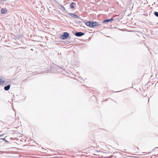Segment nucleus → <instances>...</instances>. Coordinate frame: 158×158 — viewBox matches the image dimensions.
Here are the masks:
<instances>
[{
  "label": "nucleus",
  "mask_w": 158,
  "mask_h": 158,
  "mask_svg": "<svg viewBox=\"0 0 158 158\" xmlns=\"http://www.w3.org/2000/svg\"><path fill=\"white\" fill-rule=\"evenodd\" d=\"M86 25L89 27H99L101 25L96 22H87L85 23Z\"/></svg>",
  "instance_id": "f257e3e1"
},
{
  "label": "nucleus",
  "mask_w": 158,
  "mask_h": 158,
  "mask_svg": "<svg viewBox=\"0 0 158 158\" xmlns=\"http://www.w3.org/2000/svg\"><path fill=\"white\" fill-rule=\"evenodd\" d=\"M69 34L66 32H64L63 33V35H61L60 36V38L63 40L66 39L69 37Z\"/></svg>",
  "instance_id": "f03ea898"
},
{
  "label": "nucleus",
  "mask_w": 158,
  "mask_h": 158,
  "mask_svg": "<svg viewBox=\"0 0 158 158\" xmlns=\"http://www.w3.org/2000/svg\"><path fill=\"white\" fill-rule=\"evenodd\" d=\"M84 33L79 32H76L75 34V35L77 37H80L84 35Z\"/></svg>",
  "instance_id": "7ed1b4c3"
},
{
  "label": "nucleus",
  "mask_w": 158,
  "mask_h": 158,
  "mask_svg": "<svg viewBox=\"0 0 158 158\" xmlns=\"http://www.w3.org/2000/svg\"><path fill=\"white\" fill-rule=\"evenodd\" d=\"M113 20H114V19H112V18H111V19H106V20L103 21V23H108V22H110L111 21Z\"/></svg>",
  "instance_id": "20e7f679"
},
{
  "label": "nucleus",
  "mask_w": 158,
  "mask_h": 158,
  "mask_svg": "<svg viewBox=\"0 0 158 158\" xmlns=\"http://www.w3.org/2000/svg\"><path fill=\"white\" fill-rule=\"evenodd\" d=\"M10 85H7L5 86L4 87V89L6 91L8 90L10 88Z\"/></svg>",
  "instance_id": "39448f33"
},
{
  "label": "nucleus",
  "mask_w": 158,
  "mask_h": 158,
  "mask_svg": "<svg viewBox=\"0 0 158 158\" xmlns=\"http://www.w3.org/2000/svg\"><path fill=\"white\" fill-rule=\"evenodd\" d=\"M69 15L71 16L72 17H73L75 18H79V17L77 15H75L74 14L69 13Z\"/></svg>",
  "instance_id": "423d86ee"
},
{
  "label": "nucleus",
  "mask_w": 158,
  "mask_h": 158,
  "mask_svg": "<svg viewBox=\"0 0 158 158\" xmlns=\"http://www.w3.org/2000/svg\"><path fill=\"white\" fill-rule=\"evenodd\" d=\"M76 5V3H75V2H72L70 4V8H71V9H73L74 6V5Z\"/></svg>",
  "instance_id": "0eeeda50"
},
{
  "label": "nucleus",
  "mask_w": 158,
  "mask_h": 158,
  "mask_svg": "<svg viewBox=\"0 0 158 158\" xmlns=\"http://www.w3.org/2000/svg\"><path fill=\"white\" fill-rule=\"evenodd\" d=\"M6 9L5 8H2L1 10V13L2 14H4L6 12Z\"/></svg>",
  "instance_id": "6e6552de"
},
{
  "label": "nucleus",
  "mask_w": 158,
  "mask_h": 158,
  "mask_svg": "<svg viewBox=\"0 0 158 158\" xmlns=\"http://www.w3.org/2000/svg\"><path fill=\"white\" fill-rule=\"evenodd\" d=\"M4 81H5L2 80V79H0V85L3 84Z\"/></svg>",
  "instance_id": "1a4fd4ad"
},
{
  "label": "nucleus",
  "mask_w": 158,
  "mask_h": 158,
  "mask_svg": "<svg viewBox=\"0 0 158 158\" xmlns=\"http://www.w3.org/2000/svg\"><path fill=\"white\" fill-rule=\"evenodd\" d=\"M60 7L62 8L63 9V10H64V11L66 10H65V8L64 7V6H62L61 5H60Z\"/></svg>",
  "instance_id": "9d476101"
},
{
  "label": "nucleus",
  "mask_w": 158,
  "mask_h": 158,
  "mask_svg": "<svg viewBox=\"0 0 158 158\" xmlns=\"http://www.w3.org/2000/svg\"><path fill=\"white\" fill-rule=\"evenodd\" d=\"M154 14L157 17H158V12H154Z\"/></svg>",
  "instance_id": "9b49d317"
},
{
  "label": "nucleus",
  "mask_w": 158,
  "mask_h": 158,
  "mask_svg": "<svg viewBox=\"0 0 158 158\" xmlns=\"http://www.w3.org/2000/svg\"><path fill=\"white\" fill-rule=\"evenodd\" d=\"M81 21H77V23H81Z\"/></svg>",
  "instance_id": "f8f14e48"
}]
</instances>
